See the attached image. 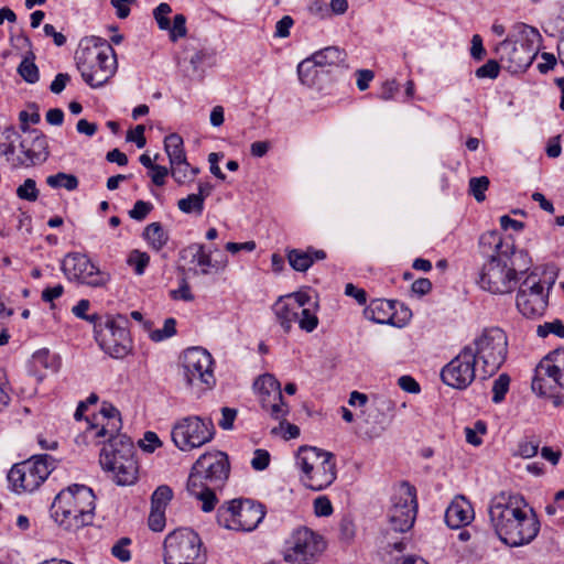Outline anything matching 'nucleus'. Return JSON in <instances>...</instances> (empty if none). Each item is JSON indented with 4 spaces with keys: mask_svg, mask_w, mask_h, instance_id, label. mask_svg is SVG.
<instances>
[{
    "mask_svg": "<svg viewBox=\"0 0 564 564\" xmlns=\"http://www.w3.org/2000/svg\"><path fill=\"white\" fill-rule=\"evenodd\" d=\"M527 502L520 495L501 494L495 498L489 517L499 539L509 546L530 543L540 531V521L533 509H524Z\"/></svg>",
    "mask_w": 564,
    "mask_h": 564,
    "instance_id": "1",
    "label": "nucleus"
},
{
    "mask_svg": "<svg viewBox=\"0 0 564 564\" xmlns=\"http://www.w3.org/2000/svg\"><path fill=\"white\" fill-rule=\"evenodd\" d=\"M75 62L83 80L93 89L105 86L117 72L112 46L102 37L86 36L75 52Z\"/></svg>",
    "mask_w": 564,
    "mask_h": 564,
    "instance_id": "2",
    "label": "nucleus"
},
{
    "mask_svg": "<svg viewBox=\"0 0 564 564\" xmlns=\"http://www.w3.org/2000/svg\"><path fill=\"white\" fill-rule=\"evenodd\" d=\"M95 500L91 488L75 484L57 494L51 506V516L63 529L76 531L93 523Z\"/></svg>",
    "mask_w": 564,
    "mask_h": 564,
    "instance_id": "3",
    "label": "nucleus"
},
{
    "mask_svg": "<svg viewBox=\"0 0 564 564\" xmlns=\"http://www.w3.org/2000/svg\"><path fill=\"white\" fill-rule=\"evenodd\" d=\"M479 248L484 256L489 258L482 265L479 275V285L494 294H507L517 285L508 265L506 251L501 249V235L497 230L485 232L479 238Z\"/></svg>",
    "mask_w": 564,
    "mask_h": 564,
    "instance_id": "4",
    "label": "nucleus"
},
{
    "mask_svg": "<svg viewBox=\"0 0 564 564\" xmlns=\"http://www.w3.org/2000/svg\"><path fill=\"white\" fill-rule=\"evenodd\" d=\"M296 466L301 470V482L314 491L326 489L337 477L335 455L316 447H300Z\"/></svg>",
    "mask_w": 564,
    "mask_h": 564,
    "instance_id": "5",
    "label": "nucleus"
},
{
    "mask_svg": "<svg viewBox=\"0 0 564 564\" xmlns=\"http://www.w3.org/2000/svg\"><path fill=\"white\" fill-rule=\"evenodd\" d=\"M104 444L99 457L102 469L111 471L115 481L120 486L134 484L138 478V464L130 437L117 435Z\"/></svg>",
    "mask_w": 564,
    "mask_h": 564,
    "instance_id": "6",
    "label": "nucleus"
},
{
    "mask_svg": "<svg viewBox=\"0 0 564 564\" xmlns=\"http://www.w3.org/2000/svg\"><path fill=\"white\" fill-rule=\"evenodd\" d=\"M55 465L56 460L51 455H33L12 466L8 473V481L17 494L33 492L45 481Z\"/></svg>",
    "mask_w": 564,
    "mask_h": 564,
    "instance_id": "7",
    "label": "nucleus"
},
{
    "mask_svg": "<svg viewBox=\"0 0 564 564\" xmlns=\"http://www.w3.org/2000/svg\"><path fill=\"white\" fill-rule=\"evenodd\" d=\"M476 359L481 361L484 379L495 375L507 359L508 337L499 327L485 328L474 341Z\"/></svg>",
    "mask_w": 564,
    "mask_h": 564,
    "instance_id": "8",
    "label": "nucleus"
},
{
    "mask_svg": "<svg viewBox=\"0 0 564 564\" xmlns=\"http://www.w3.org/2000/svg\"><path fill=\"white\" fill-rule=\"evenodd\" d=\"M265 516L263 505L250 499H234L217 510L219 525L236 531L254 530Z\"/></svg>",
    "mask_w": 564,
    "mask_h": 564,
    "instance_id": "9",
    "label": "nucleus"
},
{
    "mask_svg": "<svg viewBox=\"0 0 564 564\" xmlns=\"http://www.w3.org/2000/svg\"><path fill=\"white\" fill-rule=\"evenodd\" d=\"M202 540L192 529L181 528L164 540V564H204Z\"/></svg>",
    "mask_w": 564,
    "mask_h": 564,
    "instance_id": "10",
    "label": "nucleus"
},
{
    "mask_svg": "<svg viewBox=\"0 0 564 564\" xmlns=\"http://www.w3.org/2000/svg\"><path fill=\"white\" fill-rule=\"evenodd\" d=\"M215 435L212 420L198 415H188L176 420L172 426L171 437L182 452L199 448L209 443Z\"/></svg>",
    "mask_w": 564,
    "mask_h": 564,
    "instance_id": "11",
    "label": "nucleus"
},
{
    "mask_svg": "<svg viewBox=\"0 0 564 564\" xmlns=\"http://www.w3.org/2000/svg\"><path fill=\"white\" fill-rule=\"evenodd\" d=\"M95 337L100 348L112 358H123L132 349L128 319L122 315L108 316L105 322L95 324Z\"/></svg>",
    "mask_w": 564,
    "mask_h": 564,
    "instance_id": "12",
    "label": "nucleus"
},
{
    "mask_svg": "<svg viewBox=\"0 0 564 564\" xmlns=\"http://www.w3.org/2000/svg\"><path fill=\"white\" fill-rule=\"evenodd\" d=\"M230 471V464L226 453L220 451L207 452L194 463L188 476L192 487L203 484L214 488H221Z\"/></svg>",
    "mask_w": 564,
    "mask_h": 564,
    "instance_id": "13",
    "label": "nucleus"
},
{
    "mask_svg": "<svg viewBox=\"0 0 564 564\" xmlns=\"http://www.w3.org/2000/svg\"><path fill=\"white\" fill-rule=\"evenodd\" d=\"M326 543L322 535L301 527L295 529L286 542L284 560L291 564H314L324 552Z\"/></svg>",
    "mask_w": 564,
    "mask_h": 564,
    "instance_id": "14",
    "label": "nucleus"
},
{
    "mask_svg": "<svg viewBox=\"0 0 564 564\" xmlns=\"http://www.w3.org/2000/svg\"><path fill=\"white\" fill-rule=\"evenodd\" d=\"M213 365V357L205 348H187L182 355V375L186 384L212 389L216 383Z\"/></svg>",
    "mask_w": 564,
    "mask_h": 564,
    "instance_id": "15",
    "label": "nucleus"
},
{
    "mask_svg": "<svg viewBox=\"0 0 564 564\" xmlns=\"http://www.w3.org/2000/svg\"><path fill=\"white\" fill-rule=\"evenodd\" d=\"M388 511L390 528L395 532H406L413 527L417 512L416 489L406 481L401 482L391 498Z\"/></svg>",
    "mask_w": 564,
    "mask_h": 564,
    "instance_id": "16",
    "label": "nucleus"
},
{
    "mask_svg": "<svg viewBox=\"0 0 564 564\" xmlns=\"http://www.w3.org/2000/svg\"><path fill=\"white\" fill-rule=\"evenodd\" d=\"M563 370L564 348H558L546 355L536 366L532 380V390L540 395H546L556 388L563 389Z\"/></svg>",
    "mask_w": 564,
    "mask_h": 564,
    "instance_id": "17",
    "label": "nucleus"
},
{
    "mask_svg": "<svg viewBox=\"0 0 564 564\" xmlns=\"http://www.w3.org/2000/svg\"><path fill=\"white\" fill-rule=\"evenodd\" d=\"M476 355L471 345L465 346L441 371V378L448 387L464 390L476 378Z\"/></svg>",
    "mask_w": 564,
    "mask_h": 564,
    "instance_id": "18",
    "label": "nucleus"
},
{
    "mask_svg": "<svg viewBox=\"0 0 564 564\" xmlns=\"http://www.w3.org/2000/svg\"><path fill=\"white\" fill-rule=\"evenodd\" d=\"M62 270L68 280L94 288L104 286L110 280L109 273L100 271L86 254L78 252L68 253L64 258Z\"/></svg>",
    "mask_w": 564,
    "mask_h": 564,
    "instance_id": "19",
    "label": "nucleus"
},
{
    "mask_svg": "<svg viewBox=\"0 0 564 564\" xmlns=\"http://www.w3.org/2000/svg\"><path fill=\"white\" fill-rule=\"evenodd\" d=\"M543 291V285L533 273L521 283L516 304L523 316L534 318L543 315L547 306V296Z\"/></svg>",
    "mask_w": 564,
    "mask_h": 564,
    "instance_id": "20",
    "label": "nucleus"
},
{
    "mask_svg": "<svg viewBox=\"0 0 564 564\" xmlns=\"http://www.w3.org/2000/svg\"><path fill=\"white\" fill-rule=\"evenodd\" d=\"M99 413L102 420L107 422L88 425L84 434L85 438L96 444H101L108 442L109 438L121 435L119 432L122 427V422L118 409L111 403L104 402Z\"/></svg>",
    "mask_w": 564,
    "mask_h": 564,
    "instance_id": "21",
    "label": "nucleus"
},
{
    "mask_svg": "<svg viewBox=\"0 0 564 564\" xmlns=\"http://www.w3.org/2000/svg\"><path fill=\"white\" fill-rule=\"evenodd\" d=\"M261 383L260 402L263 410L269 412L274 420H285L289 406L283 400L280 383L271 375L259 378L257 384Z\"/></svg>",
    "mask_w": 564,
    "mask_h": 564,
    "instance_id": "22",
    "label": "nucleus"
},
{
    "mask_svg": "<svg viewBox=\"0 0 564 564\" xmlns=\"http://www.w3.org/2000/svg\"><path fill=\"white\" fill-rule=\"evenodd\" d=\"M31 140L24 139L20 141V150L24 158H18L12 165L14 167L24 165L31 166L43 163L48 158V143L46 137L39 130L33 129L30 133Z\"/></svg>",
    "mask_w": 564,
    "mask_h": 564,
    "instance_id": "23",
    "label": "nucleus"
},
{
    "mask_svg": "<svg viewBox=\"0 0 564 564\" xmlns=\"http://www.w3.org/2000/svg\"><path fill=\"white\" fill-rule=\"evenodd\" d=\"M497 52L501 59L508 61L509 67L516 72L528 68L535 57V53L529 44L513 42L508 39L497 46Z\"/></svg>",
    "mask_w": 564,
    "mask_h": 564,
    "instance_id": "24",
    "label": "nucleus"
},
{
    "mask_svg": "<svg viewBox=\"0 0 564 564\" xmlns=\"http://www.w3.org/2000/svg\"><path fill=\"white\" fill-rule=\"evenodd\" d=\"M290 303L299 306L301 319H299V327L306 332L312 333L318 326V317L316 315L317 302L311 303V296L307 292H294L284 295Z\"/></svg>",
    "mask_w": 564,
    "mask_h": 564,
    "instance_id": "25",
    "label": "nucleus"
},
{
    "mask_svg": "<svg viewBox=\"0 0 564 564\" xmlns=\"http://www.w3.org/2000/svg\"><path fill=\"white\" fill-rule=\"evenodd\" d=\"M474 517L471 503L463 496L455 497L445 511V522L452 529L468 525Z\"/></svg>",
    "mask_w": 564,
    "mask_h": 564,
    "instance_id": "26",
    "label": "nucleus"
},
{
    "mask_svg": "<svg viewBox=\"0 0 564 564\" xmlns=\"http://www.w3.org/2000/svg\"><path fill=\"white\" fill-rule=\"evenodd\" d=\"M271 311L274 315L275 322L280 325L285 334H289L294 323L299 324L301 319V313L299 306H294L290 303L284 295H281L271 306Z\"/></svg>",
    "mask_w": 564,
    "mask_h": 564,
    "instance_id": "27",
    "label": "nucleus"
},
{
    "mask_svg": "<svg viewBox=\"0 0 564 564\" xmlns=\"http://www.w3.org/2000/svg\"><path fill=\"white\" fill-rule=\"evenodd\" d=\"M499 251H506L507 253V265L516 280L518 282V275L525 273L531 265V258L525 250H518L514 248L513 243L505 241L501 238V249Z\"/></svg>",
    "mask_w": 564,
    "mask_h": 564,
    "instance_id": "28",
    "label": "nucleus"
},
{
    "mask_svg": "<svg viewBox=\"0 0 564 564\" xmlns=\"http://www.w3.org/2000/svg\"><path fill=\"white\" fill-rule=\"evenodd\" d=\"M395 304V301L384 299L372 300L365 308L364 315L367 319L378 324L397 325L394 322Z\"/></svg>",
    "mask_w": 564,
    "mask_h": 564,
    "instance_id": "29",
    "label": "nucleus"
},
{
    "mask_svg": "<svg viewBox=\"0 0 564 564\" xmlns=\"http://www.w3.org/2000/svg\"><path fill=\"white\" fill-rule=\"evenodd\" d=\"M182 258L191 257V262L196 263L200 268V273L206 275L209 274L210 268H214L212 261L210 251L205 250V246L202 243H193L184 248L180 252Z\"/></svg>",
    "mask_w": 564,
    "mask_h": 564,
    "instance_id": "30",
    "label": "nucleus"
},
{
    "mask_svg": "<svg viewBox=\"0 0 564 564\" xmlns=\"http://www.w3.org/2000/svg\"><path fill=\"white\" fill-rule=\"evenodd\" d=\"M143 239L150 248L156 252L161 251L169 242V232L163 228L161 223H151L143 230Z\"/></svg>",
    "mask_w": 564,
    "mask_h": 564,
    "instance_id": "31",
    "label": "nucleus"
},
{
    "mask_svg": "<svg viewBox=\"0 0 564 564\" xmlns=\"http://www.w3.org/2000/svg\"><path fill=\"white\" fill-rule=\"evenodd\" d=\"M216 489L217 488L205 484L200 487H192L191 481L187 480V491L189 495L202 501V510L204 512H210L214 510L217 502V497L215 495Z\"/></svg>",
    "mask_w": 564,
    "mask_h": 564,
    "instance_id": "32",
    "label": "nucleus"
},
{
    "mask_svg": "<svg viewBox=\"0 0 564 564\" xmlns=\"http://www.w3.org/2000/svg\"><path fill=\"white\" fill-rule=\"evenodd\" d=\"M164 150L169 156L170 164L182 163L185 161L184 142L180 134L171 133L164 139Z\"/></svg>",
    "mask_w": 564,
    "mask_h": 564,
    "instance_id": "33",
    "label": "nucleus"
},
{
    "mask_svg": "<svg viewBox=\"0 0 564 564\" xmlns=\"http://www.w3.org/2000/svg\"><path fill=\"white\" fill-rule=\"evenodd\" d=\"M21 135L14 127L9 126L0 131V155L7 158L10 161L11 156L15 153V144L20 143Z\"/></svg>",
    "mask_w": 564,
    "mask_h": 564,
    "instance_id": "34",
    "label": "nucleus"
},
{
    "mask_svg": "<svg viewBox=\"0 0 564 564\" xmlns=\"http://www.w3.org/2000/svg\"><path fill=\"white\" fill-rule=\"evenodd\" d=\"M313 62L317 66L338 65L345 59V53L336 46H328L312 55Z\"/></svg>",
    "mask_w": 564,
    "mask_h": 564,
    "instance_id": "35",
    "label": "nucleus"
},
{
    "mask_svg": "<svg viewBox=\"0 0 564 564\" xmlns=\"http://www.w3.org/2000/svg\"><path fill=\"white\" fill-rule=\"evenodd\" d=\"M288 260L292 269L300 272H305L314 263V258L310 250L292 249L288 252Z\"/></svg>",
    "mask_w": 564,
    "mask_h": 564,
    "instance_id": "36",
    "label": "nucleus"
},
{
    "mask_svg": "<svg viewBox=\"0 0 564 564\" xmlns=\"http://www.w3.org/2000/svg\"><path fill=\"white\" fill-rule=\"evenodd\" d=\"M46 184L52 188L63 187L67 191H74L78 187V178L73 174L58 172L57 174L47 176Z\"/></svg>",
    "mask_w": 564,
    "mask_h": 564,
    "instance_id": "37",
    "label": "nucleus"
},
{
    "mask_svg": "<svg viewBox=\"0 0 564 564\" xmlns=\"http://www.w3.org/2000/svg\"><path fill=\"white\" fill-rule=\"evenodd\" d=\"M33 59L34 55L31 54V57H24L18 66L19 75L29 84H35L40 77L39 68Z\"/></svg>",
    "mask_w": 564,
    "mask_h": 564,
    "instance_id": "38",
    "label": "nucleus"
},
{
    "mask_svg": "<svg viewBox=\"0 0 564 564\" xmlns=\"http://www.w3.org/2000/svg\"><path fill=\"white\" fill-rule=\"evenodd\" d=\"M317 64L313 62L312 56L305 58L297 65V75L302 84L311 86L314 84V79L317 75Z\"/></svg>",
    "mask_w": 564,
    "mask_h": 564,
    "instance_id": "39",
    "label": "nucleus"
},
{
    "mask_svg": "<svg viewBox=\"0 0 564 564\" xmlns=\"http://www.w3.org/2000/svg\"><path fill=\"white\" fill-rule=\"evenodd\" d=\"M127 263L133 268L137 275H142L150 263V256L147 252L135 249L128 256Z\"/></svg>",
    "mask_w": 564,
    "mask_h": 564,
    "instance_id": "40",
    "label": "nucleus"
},
{
    "mask_svg": "<svg viewBox=\"0 0 564 564\" xmlns=\"http://www.w3.org/2000/svg\"><path fill=\"white\" fill-rule=\"evenodd\" d=\"M172 498V489L166 485H161L151 496V508L165 510Z\"/></svg>",
    "mask_w": 564,
    "mask_h": 564,
    "instance_id": "41",
    "label": "nucleus"
},
{
    "mask_svg": "<svg viewBox=\"0 0 564 564\" xmlns=\"http://www.w3.org/2000/svg\"><path fill=\"white\" fill-rule=\"evenodd\" d=\"M177 207L185 214L196 213L197 215H200L204 210L202 197H198L195 194H189L187 197L180 199L177 202Z\"/></svg>",
    "mask_w": 564,
    "mask_h": 564,
    "instance_id": "42",
    "label": "nucleus"
},
{
    "mask_svg": "<svg viewBox=\"0 0 564 564\" xmlns=\"http://www.w3.org/2000/svg\"><path fill=\"white\" fill-rule=\"evenodd\" d=\"M176 334V321L173 317H169L164 321L162 328L150 332L151 340L159 343L165 340Z\"/></svg>",
    "mask_w": 564,
    "mask_h": 564,
    "instance_id": "43",
    "label": "nucleus"
},
{
    "mask_svg": "<svg viewBox=\"0 0 564 564\" xmlns=\"http://www.w3.org/2000/svg\"><path fill=\"white\" fill-rule=\"evenodd\" d=\"M487 432V424L478 420L474 423L473 427H465V436L466 442L474 446H479L482 443V440L479 435H484Z\"/></svg>",
    "mask_w": 564,
    "mask_h": 564,
    "instance_id": "44",
    "label": "nucleus"
},
{
    "mask_svg": "<svg viewBox=\"0 0 564 564\" xmlns=\"http://www.w3.org/2000/svg\"><path fill=\"white\" fill-rule=\"evenodd\" d=\"M510 377L506 373H501L492 384V402L500 403L505 400V397L509 390Z\"/></svg>",
    "mask_w": 564,
    "mask_h": 564,
    "instance_id": "45",
    "label": "nucleus"
},
{
    "mask_svg": "<svg viewBox=\"0 0 564 564\" xmlns=\"http://www.w3.org/2000/svg\"><path fill=\"white\" fill-rule=\"evenodd\" d=\"M489 183L487 176L471 177L469 180V192L477 202L480 203L485 200V192L488 189Z\"/></svg>",
    "mask_w": 564,
    "mask_h": 564,
    "instance_id": "46",
    "label": "nucleus"
},
{
    "mask_svg": "<svg viewBox=\"0 0 564 564\" xmlns=\"http://www.w3.org/2000/svg\"><path fill=\"white\" fill-rule=\"evenodd\" d=\"M17 196L20 199L35 202L39 198V189L33 178H26L23 184L17 188Z\"/></svg>",
    "mask_w": 564,
    "mask_h": 564,
    "instance_id": "47",
    "label": "nucleus"
},
{
    "mask_svg": "<svg viewBox=\"0 0 564 564\" xmlns=\"http://www.w3.org/2000/svg\"><path fill=\"white\" fill-rule=\"evenodd\" d=\"M536 334L542 338L550 334H554L560 338H564V324L560 319L544 323L543 325L538 326Z\"/></svg>",
    "mask_w": 564,
    "mask_h": 564,
    "instance_id": "48",
    "label": "nucleus"
},
{
    "mask_svg": "<svg viewBox=\"0 0 564 564\" xmlns=\"http://www.w3.org/2000/svg\"><path fill=\"white\" fill-rule=\"evenodd\" d=\"M172 12L169 3L162 2L153 10V17L160 30H170V19L167 15Z\"/></svg>",
    "mask_w": 564,
    "mask_h": 564,
    "instance_id": "49",
    "label": "nucleus"
},
{
    "mask_svg": "<svg viewBox=\"0 0 564 564\" xmlns=\"http://www.w3.org/2000/svg\"><path fill=\"white\" fill-rule=\"evenodd\" d=\"M89 306H90L89 301L83 299L73 307L72 312L78 318L88 321V322L93 323L94 325L98 324L99 322H101V317L98 316L97 314L87 315V311L89 310Z\"/></svg>",
    "mask_w": 564,
    "mask_h": 564,
    "instance_id": "50",
    "label": "nucleus"
},
{
    "mask_svg": "<svg viewBox=\"0 0 564 564\" xmlns=\"http://www.w3.org/2000/svg\"><path fill=\"white\" fill-rule=\"evenodd\" d=\"M170 39L176 42L180 37H184L187 34L186 18L183 14H176L173 18V25H170Z\"/></svg>",
    "mask_w": 564,
    "mask_h": 564,
    "instance_id": "51",
    "label": "nucleus"
},
{
    "mask_svg": "<svg viewBox=\"0 0 564 564\" xmlns=\"http://www.w3.org/2000/svg\"><path fill=\"white\" fill-rule=\"evenodd\" d=\"M500 66L497 61L489 59L475 72L477 78L495 79L499 76Z\"/></svg>",
    "mask_w": 564,
    "mask_h": 564,
    "instance_id": "52",
    "label": "nucleus"
},
{
    "mask_svg": "<svg viewBox=\"0 0 564 564\" xmlns=\"http://www.w3.org/2000/svg\"><path fill=\"white\" fill-rule=\"evenodd\" d=\"M171 173L175 182L178 184H184L186 181H191L189 177V163L185 159L182 163L171 164Z\"/></svg>",
    "mask_w": 564,
    "mask_h": 564,
    "instance_id": "53",
    "label": "nucleus"
},
{
    "mask_svg": "<svg viewBox=\"0 0 564 564\" xmlns=\"http://www.w3.org/2000/svg\"><path fill=\"white\" fill-rule=\"evenodd\" d=\"M148 524L152 531L161 532L165 527V510L151 508Z\"/></svg>",
    "mask_w": 564,
    "mask_h": 564,
    "instance_id": "54",
    "label": "nucleus"
},
{
    "mask_svg": "<svg viewBox=\"0 0 564 564\" xmlns=\"http://www.w3.org/2000/svg\"><path fill=\"white\" fill-rule=\"evenodd\" d=\"M131 540L129 538H121L112 547L111 554L121 562H128L131 558V553L128 550Z\"/></svg>",
    "mask_w": 564,
    "mask_h": 564,
    "instance_id": "55",
    "label": "nucleus"
},
{
    "mask_svg": "<svg viewBox=\"0 0 564 564\" xmlns=\"http://www.w3.org/2000/svg\"><path fill=\"white\" fill-rule=\"evenodd\" d=\"M153 206L149 202L137 200L133 208L129 210V216L134 220H143L149 213L152 210Z\"/></svg>",
    "mask_w": 564,
    "mask_h": 564,
    "instance_id": "56",
    "label": "nucleus"
},
{
    "mask_svg": "<svg viewBox=\"0 0 564 564\" xmlns=\"http://www.w3.org/2000/svg\"><path fill=\"white\" fill-rule=\"evenodd\" d=\"M139 445L143 451L152 453L161 446V441L156 433L148 431L144 433L143 438L139 441Z\"/></svg>",
    "mask_w": 564,
    "mask_h": 564,
    "instance_id": "57",
    "label": "nucleus"
},
{
    "mask_svg": "<svg viewBox=\"0 0 564 564\" xmlns=\"http://www.w3.org/2000/svg\"><path fill=\"white\" fill-rule=\"evenodd\" d=\"M339 539L349 542L355 536V524L351 519L343 518L338 524Z\"/></svg>",
    "mask_w": 564,
    "mask_h": 564,
    "instance_id": "58",
    "label": "nucleus"
},
{
    "mask_svg": "<svg viewBox=\"0 0 564 564\" xmlns=\"http://www.w3.org/2000/svg\"><path fill=\"white\" fill-rule=\"evenodd\" d=\"M314 512L318 517H328L333 513V506L326 496H319L314 500Z\"/></svg>",
    "mask_w": 564,
    "mask_h": 564,
    "instance_id": "59",
    "label": "nucleus"
},
{
    "mask_svg": "<svg viewBox=\"0 0 564 564\" xmlns=\"http://www.w3.org/2000/svg\"><path fill=\"white\" fill-rule=\"evenodd\" d=\"M144 126L138 124L133 130H129L127 133V141L134 142L139 149H142L147 144V139L144 137Z\"/></svg>",
    "mask_w": 564,
    "mask_h": 564,
    "instance_id": "60",
    "label": "nucleus"
},
{
    "mask_svg": "<svg viewBox=\"0 0 564 564\" xmlns=\"http://www.w3.org/2000/svg\"><path fill=\"white\" fill-rule=\"evenodd\" d=\"M539 452V442L524 440L519 443L518 453L524 458H531Z\"/></svg>",
    "mask_w": 564,
    "mask_h": 564,
    "instance_id": "61",
    "label": "nucleus"
},
{
    "mask_svg": "<svg viewBox=\"0 0 564 564\" xmlns=\"http://www.w3.org/2000/svg\"><path fill=\"white\" fill-rule=\"evenodd\" d=\"M270 463V454L265 449H257L251 459V466L254 470H264Z\"/></svg>",
    "mask_w": 564,
    "mask_h": 564,
    "instance_id": "62",
    "label": "nucleus"
},
{
    "mask_svg": "<svg viewBox=\"0 0 564 564\" xmlns=\"http://www.w3.org/2000/svg\"><path fill=\"white\" fill-rule=\"evenodd\" d=\"M294 21L290 15H284L275 24V37H288L290 35V30L293 26Z\"/></svg>",
    "mask_w": 564,
    "mask_h": 564,
    "instance_id": "63",
    "label": "nucleus"
},
{
    "mask_svg": "<svg viewBox=\"0 0 564 564\" xmlns=\"http://www.w3.org/2000/svg\"><path fill=\"white\" fill-rule=\"evenodd\" d=\"M470 55L476 61H481L486 55V50L482 45V39L479 34L473 35Z\"/></svg>",
    "mask_w": 564,
    "mask_h": 564,
    "instance_id": "64",
    "label": "nucleus"
}]
</instances>
